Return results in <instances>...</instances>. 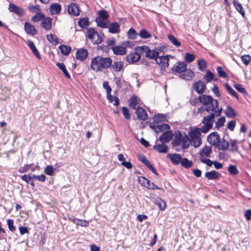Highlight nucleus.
Returning <instances> with one entry per match:
<instances>
[{
	"label": "nucleus",
	"instance_id": "473e14b6",
	"mask_svg": "<svg viewBox=\"0 0 251 251\" xmlns=\"http://www.w3.org/2000/svg\"><path fill=\"white\" fill-rule=\"evenodd\" d=\"M170 130V126L167 124H157V127L156 129V133H158L161 132H165Z\"/></svg>",
	"mask_w": 251,
	"mask_h": 251
},
{
	"label": "nucleus",
	"instance_id": "5701e85b",
	"mask_svg": "<svg viewBox=\"0 0 251 251\" xmlns=\"http://www.w3.org/2000/svg\"><path fill=\"white\" fill-rule=\"evenodd\" d=\"M27 44L30 50H32L33 53L35 55V56L38 58L40 59L41 56L40 54L36 48L33 42L30 40H28L27 42Z\"/></svg>",
	"mask_w": 251,
	"mask_h": 251
},
{
	"label": "nucleus",
	"instance_id": "4c0bfd02",
	"mask_svg": "<svg viewBox=\"0 0 251 251\" xmlns=\"http://www.w3.org/2000/svg\"><path fill=\"white\" fill-rule=\"evenodd\" d=\"M237 141L236 140L231 139L230 140V148L228 149L229 151L235 152L238 151V146L237 145Z\"/></svg>",
	"mask_w": 251,
	"mask_h": 251
},
{
	"label": "nucleus",
	"instance_id": "e433bc0d",
	"mask_svg": "<svg viewBox=\"0 0 251 251\" xmlns=\"http://www.w3.org/2000/svg\"><path fill=\"white\" fill-rule=\"evenodd\" d=\"M61 52L64 55H68L71 51V48L65 45H61L59 47Z\"/></svg>",
	"mask_w": 251,
	"mask_h": 251
},
{
	"label": "nucleus",
	"instance_id": "f257e3e1",
	"mask_svg": "<svg viewBox=\"0 0 251 251\" xmlns=\"http://www.w3.org/2000/svg\"><path fill=\"white\" fill-rule=\"evenodd\" d=\"M112 63V60L110 57H104L97 56L91 60V69L96 72L101 71L103 69L109 68Z\"/></svg>",
	"mask_w": 251,
	"mask_h": 251
},
{
	"label": "nucleus",
	"instance_id": "864d4df0",
	"mask_svg": "<svg viewBox=\"0 0 251 251\" xmlns=\"http://www.w3.org/2000/svg\"><path fill=\"white\" fill-rule=\"evenodd\" d=\"M47 37L48 40L50 42L54 45H57V44H59L58 38L57 37H54V35L52 34H50V35H48Z\"/></svg>",
	"mask_w": 251,
	"mask_h": 251
},
{
	"label": "nucleus",
	"instance_id": "4be33fe9",
	"mask_svg": "<svg viewBox=\"0 0 251 251\" xmlns=\"http://www.w3.org/2000/svg\"><path fill=\"white\" fill-rule=\"evenodd\" d=\"M111 49L115 55H123L126 54L127 52L126 48L122 46H114L111 48Z\"/></svg>",
	"mask_w": 251,
	"mask_h": 251
},
{
	"label": "nucleus",
	"instance_id": "79ce46f5",
	"mask_svg": "<svg viewBox=\"0 0 251 251\" xmlns=\"http://www.w3.org/2000/svg\"><path fill=\"white\" fill-rule=\"evenodd\" d=\"M129 105L132 109H136V105L138 104L137 97L135 96H133L130 98L129 100Z\"/></svg>",
	"mask_w": 251,
	"mask_h": 251
},
{
	"label": "nucleus",
	"instance_id": "7ed1b4c3",
	"mask_svg": "<svg viewBox=\"0 0 251 251\" xmlns=\"http://www.w3.org/2000/svg\"><path fill=\"white\" fill-rule=\"evenodd\" d=\"M222 110L223 108L222 107L218 108L217 111H214V112H211L212 113L209 115L203 118L202 121L203 126L200 128L201 132L207 133L212 127L214 119L216 117H219L221 115Z\"/></svg>",
	"mask_w": 251,
	"mask_h": 251
},
{
	"label": "nucleus",
	"instance_id": "0eeeda50",
	"mask_svg": "<svg viewBox=\"0 0 251 251\" xmlns=\"http://www.w3.org/2000/svg\"><path fill=\"white\" fill-rule=\"evenodd\" d=\"M187 64L184 61L176 62L172 68V71L174 73L181 74L186 70Z\"/></svg>",
	"mask_w": 251,
	"mask_h": 251
},
{
	"label": "nucleus",
	"instance_id": "7c9ffc66",
	"mask_svg": "<svg viewBox=\"0 0 251 251\" xmlns=\"http://www.w3.org/2000/svg\"><path fill=\"white\" fill-rule=\"evenodd\" d=\"M148 47V46L145 45L137 47L134 49V52L137 56H140L141 57L142 54L145 53L146 54Z\"/></svg>",
	"mask_w": 251,
	"mask_h": 251
},
{
	"label": "nucleus",
	"instance_id": "69168bd1",
	"mask_svg": "<svg viewBox=\"0 0 251 251\" xmlns=\"http://www.w3.org/2000/svg\"><path fill=\"white\" fill-rule=\"evenodd\" d=\"M234 88L238 91L239 92L246 95L247 94V91L245 90V89L240 84H236L234 85Z\"/></svg>",
	"mask_w": 251,
	"mask_h": 251
},
{
	"label": "nucleus",
	"instance_id": "9b49d317",
	"mask_svg": "<svg viewBox=\"0 0 251 251\" xmlns=\"http://www.w3.org/2000/svg\"><path fill=\"white\" fill-rule=\"evenodd\" d=\"M169 55H163L159 56L158 59H157L155 62L158 64L161 68H163L164 69L169 66Z\"/></svg>",
	"mask_w": 251,
	"mask_h": 251
},
{
	"label": "nucleus",
	"instance_id": "20e7f679",
	"mask_svg": "<svg viewBox=\"0 0 251 251\" xmlns=\"http://www.w3.org/2000/svg\"><path fill=\"white\" fill-rule=\"evenodd\" d=\"M201 130L199 127H196L193 130L188 132L189 136V142L191 145L195 148H198L201 144Z\"/></svg>",
	"mask_w": 251,
	"mask_h": 251
},
{
	"label": "nucleus",
	"instance_id": "de8ad7c7",
	"mask_svg": "<svg viewBox=\"0 0 251 251\" xmlns=\"http://www.w3.org/2000/svg\"><path fill=\"white\" fill-rule=\"evenodd\" d=\"M139 35L142 39H148L151 37V34L148 32L146 29H142L139 33Z\"/></svg>",
	"mask_w": 251,
	"mask_h": 251
},
{
	"label": "nucleus",
	"instance_id": "09e8293b",
	"mask_svg": "<svg viewBox=\"0 0 251 251\" xmlns=\"http://www.w3.org/2000/svg\"><path fill=\"white\" fill-rule=\"evenodd\" d=\"M154 203L155 204L158 205L160 210L162 211L164 210L166 207V202L161 199H159L158 200H156Z\"/></svg>",
	"mask_w": 251,
	"mask_h": 251
},
{
	"label": "nucleus",
	"instance_id": "3c124183",
	"mask_svg": "<svg viewBox=\"0 0 251 251\" xmlns=\"http://www.w3.org/2000/svg\"><path fill=\"white\" fill-rule=\"evenodd\" d=\"M198 65L199 70L201 71H203L206 68L207 63L204 59H201L198 61Z\"/></svg>",
	"mask_w": 251,
	"mask_h": 251
},
{
	"label": "nucleus",
	"instance_id": "a18cd8bd",
	"mask_svg": "<svg viewBox=\"0 0 251 251\" xmlns=\"http://www.w3.org/2000/svg\"><path fill=\"white\" fill-rule=\"evenodd\" d=\"M182 166L185 168H189L193 165V162L187 158H182L180 163Z\"/></svg>",
	"mask_w": 251,
	"mask_h": 251
},
{
	"label": "nucleus",
	"instance_id": "c85d7f7f",
	"mask_svg": "<svg viewBox=\"0 0 251 251\" xmlns=\"http://www.w3.org/2000/svg\"><path fill=\"white\" fill-rule=\"evenodd\" d=\"M225 113L227 117L231 118H233L237 115L234 109L230 105H227L226 106V109Z\"/></svg>",
	"mask_w": 251,
	"mask_h": 251
},
{
	"label": "nucleus",
	"instance_id": "a211bd4d",
	"mask_svg": "<svg viewBox=\"0 0 251 251\" xmlns=\"http://www.w3.org/2000/svg\"><path fill=\"white\" fill-rule=\"evenodd\" d=\"M52 19L50 17L44 18L41 23V26L46 30H50L51 28Z\"/></svg>",
	"mask_w": 251,
	"mask_h": 251
},
{
	"label": "nucleus",
	"instance_id": "a19ab883",
	"mask_svg": "<svg viewBox=\"0 0 251 251\" xmlns=\"http://www.w3.org/2000/svg\"><path fill=\"white\" fill-rule=\"evenodd\" d=\"M56 66L63 72L64 75L67 78H70L71 76L68 72L65 65L63 63L58 62L56 63Z\"/></svg>",
	"mask_w": 251,
	"mask_h": 251
},
{
	"label": "nucleus",
	"instance_id": "aec40b11",
	"mask_svg": "<svg viewBox=\"0 0 251 251\" xmlns=\"http://www.w3.org/2000/svg\"><path fill=\"white\" fill-rule=\"evenodd\" d=\"M167 156L170 159L172 163L175 165L180 164L182 158L181 155L177 153H169L167 155Z\"/></svg>",
	"mask_w": 251,
	"mask_h": 251
},
{
	"label": "nucleus",
	"instance_id": "0e129e2a",
	"mask_svg": "<svg viewBox=\"0 0 251 251\" xmlns=\"http://www.w3.org/2000/svg\"><path fill=\"white\" fill-rule=\"evenodd\" d=\"M7 224L8 227L9 229L11 232H14L16 230V228L14 226V221L12 219H8L7 220Z\"/></svg>",
	"mask_w": 251,
	"mask_h": 251
},
{
	"label": "nucleus",
	"instance_id": "b1692460",
	"mask_svg": "<svg viewBox=\"0 0 251 251\" xmlns=\"http://www.w3.org/2000/svg\"><path fill=\"white\" fill-rule=\"evenodd\" d=\"M126 59L129 63L132 64L139 61L141 59V57L140 56H137L136 54L134 52L128 54L126 56Z\"/></svg>",
	"mask_w": 251,
	"mask_h": 251
},
{
	"label": "nucleus",
	"instance_id": "8fccbe9b",
	"mask_svg": "<svg viewBox=\"0 0 251 251\" xmlns=\"http://www.w3.org/2000/svg\"><path fill=\"white\" fill-rule=\"evenodd\" d=\"M138 34L135 29L131 27L127 32V36L130 39H135L136 38Z\"/></svg>",
	"mask_w": 251,
	"mask_h": 251
},
{
	"label": "nucleus",
	"instance_id": "ddd939ff",
	"mask_svg": "<svg viewBox=\"0 0 251 251\" xmlns=\"http://www.w3.org/2000/svg\"><path fill=\"white\" fill-rule=\"evenodd\" d=\"M173 136V134L170 130L163 132V133L159 137L158 140L162 143H166L170 142Z\"/></svg>",
	"mask_w": 251,
	"mask_h": 251
},
{
	"label": "nucleus",
	"instance_id": "6e6552de",
	"mask_svg": "<svg viewBox=\"0 0 251 251\" xmlns=\"http://www.w3.org/2000/svg\"><path fill=\"white\" fill-rule=\"evenodd\" d=\"M220 136L217 132L211 133L207 136V141L212 146L217 147V145L220 143Z\"/></svg>",
	"mask_w": 251,
	"mask_h": 251
},
{
	"label": "nucleus",
	"instance_id": "bf43d9fd",
	"mask_svg": "<svg viewBox=\"0 0 251 251\" xmlns=\"http://www.w3.org/2000/svg\"><path fill=\"white\" fill-rule=\"evenodd\" d=\"M54 172V169L51 165L47 166L44 170L45 173L49 176L52 175Z\"/></svg>",
	"mask_w": 251,
	"mask_h": 251
},
{
	"label": "nucleus",
	"instance_id": "774afa93",
	"mask_svg": "<svg viewBox=\"0 0 251 251\" xmlns=\"http://www.w3.org/2000/svg\"><path fill=\"white\" fill-rule=\"evenodd\" d=\"M166 117V115L162 114H158L153 118L154 122H162V119H164Z\"/></svg>",
	"mask_w": 251,
	"mask_h": 251
},
{
	"label": "nucleus",
	"instance_id": "ea45409f",
	"mask_svg": "<svg viewBox=\"0 0 251 251\" xmlns=\"http://www.w3.org/2000/svg\"><path fill=\"white\" fill-rule=\"evenodd\" d=\"M89 24V19L87 17L81 18L78 22V25L81 28H85Z\"/></svg>",
	"mask_w": 251,
	"mask_h": 251
},
{
	"label": "nucleus",
	"instance_id": "393cba45",
	"mask_svg": "<svg viewBox=\"0 0 251 251\" xmlns=\"http://www.w3.org/2000/svg\"><path fill=\"white\" fill-rule=\"evenodd\" d=\"M153 149L159 153H165L168 151V147L167 145H165L164 143H162V144L154 145Z\"/></svg>",
	"mask_w": 251,
	"mask_h": 251
},
{
	"label": "nucleus",
	"instance_id": "603ef678",
	"mask_svg": "<svg viewBox=\"0 0 251 251\" xmlns=\"http://www.w3.org/2000/svg\"><path fill=\"white\" fill-rule=\"evenodd\" d=\"M228 171L232 175L235 176L239 173V171L234 165H230L228 168Z\"/></svg>",
	"mask_w": 251,
	"mask_h": 251
},
{
	"label": "nucleus",
	"instance_id": "dca6fc26",
	"mask_svg": "<svg viewBox=\"0 0 251 251\" xmlns=\"http://www.w3.org/2000/svg\"><path fill=\"white\" fill-rule=\"evenodd\" d=\"M205 176L209 180H218L221 176V174L215 170L207 172Z\"/></svg>",
	"mask_w": 251,
	"mask_h": 251
},
{
	"label": "nucleus",
	"instance_id": "4468645a",
	"mask_svg": "<svg viewBox=\"0 0 251 251\" xmlns=\"http://www.w3.org/2000/svg\"><path fill=\"white\" fill-rule=\"evenodd\" d=\"M137 119L139 120L145 121L148 118V114L146 110L140 106H138L135 111Z\"/></svg>",
	"mask_w": 251,
	"mask_h": 251
},
{
	"label": "nucleus",
	"instance_id": "f704fd0d",
	"mask_svg": "<svg viewBox=\"0 0 251 251\" xmlns=\"http://www.w3.org/2000/svg\"><path fill=\"white\" fill-rule=\"evenodd\" d=\"M123 65L124 63L122 61H115L111 66L114 72H119L123 68Z\"/></svg>",
	"mask_w": 251,
	"mask_h": 251
},
{
	"label": "nucleus",
	"instance_id": "f03ea898",
	"mask_svg": "<svg viewBox=\"0 0 251 251\" xmlns=\"http://www.w3.org/2000/svg\"><path fill=\"white\" fill-rule=\"evenodd\" d=\"M200 102L203 105H206L205 111L210 113L217 111L218 108L219 102L217 100H214L211 96L207 95H201L198 98Z\"/></svg>",
	"mask_w": 251,
	"mask_h": 251
},
{
	"label": "nucleus",
	"instance_id": "bb28decb",
	"mask_svg": "<svg viewBox=\"0 0 251 251\" xmlns=\"http://www.w3.org/2000/svg\"><path fill=\"white\" fill-rule=\"evenodd\" d=\"M61 5L59 3L52 4L50 8V11L51 14H58L60 13Z\"/></svg>",
	"mask_w": 251,
	"mask_h": 251
},
{
	"label": "nucleus",
	"instance_id": "5fc2aeb1",
	"mask_svg": "<svg viewBox=\"0 0 251 251\" xmlns=\"http://www.w3.org/2000/svg\"><path fill=\"white\" fill-rule=\"evenodd\" d=\"M27 9L32 13H37L41 11L40 6L38 4L35 5H30L27 7Z\"/></svg>",
	"mask_w": 251,
	"mask_h": 251
},
{
	"label": "nucleus",
	"instance_id": "2eb2a0df",
	"mask_svg": "<svg viewBox=\"0 0 251 251\" xmlns=\"http://www.w3.org/2000/svg\"><path fill=\"white\" fill-rule=\"evenodd\" d=\"M88 52L86 49L81 48L77 50L75 54L76 58L80 61L84 60L88 56Z\"/></svg>",
	"mask_w": 251,
	"mask_h": 251
},
{
	"label": "nucleus",
	"instance_id": "f8f14e48",
	"mask_svg": "<svg viewBox=\"0 0 251 251\" xmlns=\"http://www.w3.org/2000/svg\"><path fill=\"white\" fill-rule=\"evenodd\" d=\"M67 11L69 14L78 16L79 15L80 10L77 4L72 3L68 5Z\"/></svg>",
	"mask_w": 251,
	"mask_h": 251
},
{
	"label": "nucleus",
	"instance_id": "a878e982",
	"mask_svg": "<svg viewBox=\"0 0 251 251\" xmlns=\"http://www.w3.org/2000/svg\"><path fill=\"white\" fill-rule=\"evenodd\" d=\"M120 25L117 22L110 24L109 32L113 34L119 33L120 31Z\"/></svg>",
	"mask_w": 251,
	"mask_h": 251
},
{
	"label": "nucleus",
	"instance_id": "c03bdc74",
	"mask_svg": "<svg viewBox=\"0 0 251 251\" xmlns=\"http://www.w3.org/2000/svg\"><path fill=\"white\" fill-rule=\"evenodd\" d=\"M214 74L210 70H206V74L203 77V79L206 81V82H210L213 79H214Z\"/></svg>",
	"mask_w": 251,
	"mask_h": 251
},
{
	"label": "nucleus",
	"instance_id": "1a4fd4ad",
	"mask_svg": "<svg viewBox=\"0 0 251 251\" xmlns=\"http://www.w3.org/2000/svg\"><path fill=\"white\" fill-rule=\"evenodd\" d=\"M194 90L199 95L204 93L206 89L205 83L201 80H199L193 84Z\"/></svg>",
	"mask_w": 251,
	"mask_h": 251
},
{
	"label": "nucleus",
	"instance_id": "c9c22d12",
	"mask_svg": "<svg viewBox=\"0 0 251 251\" xmlns=\"http://www.w3.org/2000/svg\"><path fill=\"white\" fill-rule=\"evenodd\" d=\"M72 222L75 225L80 226L83 227H87L89 226V222L84 220L74 218L73 219Z\"/></svg>",
	"mask_w": 251,
	"mask_h": 251
},
{
	"label": "nucleus",
	"instance_id": "2f4dec72",
	"mask_svg": "<svg viewBox=\"0 0 251 251\" xmlns=\"http://www.w3.org/2000/svg\"><path fill=\"white\" fill-rule=\"evenodd\" d=\"M233 4L236 10L241 14L243 17H244L245 15V12L242 4L237 2L236 0H233Z\"/></svg>",
	"mask_w": 251,
	"mask_h": 251
},
{
	"label": "nucleus",
	"instance_id": "412c9836",
	"mask_svg": "<svg viewBox=\"0 0 251 251\" xmlns=\"http://www.w3.org/2000/svg\"><path fill=\"white\" fill-rule=\"evenodd\" d=\"M212 153V148L210 146H205L203 147L200 151V155L201 157L204 158V157H210Z\"/></svg>",
	"mask_w": 251,
	"mask_h": 251
},
{
	"label": "nucleus",
	"instance_id": "e2e57ef3",
	"mask_svg": "<svg viewBox=\"0 0 251 251\" xmlns=\"http://www.w3.org/2000/svg\"><path fill=\"white\" fill-rule=\"evenodd\" d=\"M195 59V56L191 53H186L185 54V60L186 62L188 63H191Z\"/></svg>",
	"mask_w": 251,
	"mask_h": 251
},
{
	"label": "nucleus",
	"instance_id": "4d7b16f0",
	"mask_svg": "<svg viewBox=\"0 0 251 251\" xmlns=\"http://www.w3.org/2000/svg\"><path fill=\"white\" fill-rule=\"evenodd\" d=\"M146 188L148 189L151 190H163L162 188L158 187L156 185H155L153 182H152L151 181L149 180V183L146 185Z\"/></svg>",
	"mask_w": 251,
	"mask_h": 251
},
{
	"label": "nucleus",
	"instance_id": "423d86ee",
	"mask_svg": "<svg viewBox=\"0 0 251 251\" xmlns=\"http://www.w3.org/2000/svg\"><path fill=\"white\" fill-rule=\"evenodd\" d=\"M164 47L163 46L156 48L155 50H151L149 47H148L147 50L146 51V53L145 54V57L146 58L151 59L157 60V59H158L159 55V51H161L162 49H164Z\"/></svg>",
	"mask_w": 251,
	"mask_h": 251
},
{
	"label": "nucleus",
	"instance_id": "6e6d98bb",
	"mask_svg": "<svg viewBox=\"0 0 251 251\" xmlns=\"http://www.w3.org/2000/svg\"><path fill=\"white\" fill-rule=\"evenodd\" d=\"M216 70L220 77L222 78H226L227 77L226 73L223 69L221 67H217Z\"/></svg>",
	"mask_w": 251,
	"mask_h": 251
},
{
	"label": "nucleus",
	"instance_id": "052dcab7",
	"mask_svg": "<svg viewBox=\"0 0 251 251\" xmlns=\"http://www.w3.org/2000/svg\"><path fill=\"white\" fill-rule=\"evenodd\" d=\"M226 122V118L225 117H221L215 123V126L217 128H219L224 126V124Z\"/></svg>",
	"mask_w": 251,
	"mask_h": 251
},
{
	"label": "nucleus",
	"instance_id": "cd10ccee",
	"mask_svg": "<svg viewBox=\"0 0 251 251\" xmlns=\"http://www.w3.org/2000/svg\"><path fill=\"white\" fill-rule=\"evenodd\" d=\"M182 135L180 131H178L176 133L174 137L173 141H172V144L174 146H178L180 145L182 142Z\"/></svg>",
	"mask_w": 251,
	"mask_h": 251
},
{
	"label": "nucleus",
	"instance_id": "338daca9",
	"mask_svg": "<svg viewBox=\"0 0 251 251\" xmlns=\"http://www.w3.org/2000/svg\"><path fill=\"white\" fill-rule=\"evenodd\" d=\"M138 180L141 185L146 188V185L149 183V180L143 176H140Z\"/></svg>",
	"mask_w": 251,
	"mask_h": 251
},
{
	"label": "nucleus",
	"instance_id": "680f3d73",
	"mask_svg": "<svg viewBox=\"0 0 251 251\" xmlns=\"http://www.w3.org/2000/svg\"><path fill=\"white\" fill-rule=\"evenodd\" d=\"M122 112L126 119L128 120L131 118V115L129 113V111L126 107H122Z\"/></svg>",
	"mask_w": 251,
	"mask_h": 251
},
{
	"label": "nucleus",
	"instance_id": "37998d69",
	"mask_svg": "<svg viewBox=\"0 0 251 251\" xmlns=\"http://www.w3.org/2000/svg\"><path fill=\"white\" fill-rule=\"evenodd\" d=\"M169 41L176 47H178L181 46V43L176 38V37L172 34H169L167 36Z\"/></svg>",
	"mask_w": 251,
	"mask_h": 251
},
{
	"label": "nucleus",
	"instance_id": "72a5a7b5",
	"mask_svg": "<svg viewBox=\"0 0 251 251\" xmlns=\"http://www.w3.org/2000/svg\"><path fill=\"white\" fill-rule=\"evenodd\" d=\"M97 31L93 28H89L87 29V34L86 36L91 40L92 43L94 41Z\"/></svg>",
	"mask_w": 251,
	"mask_h": 251
},
{
	"label": "nucleus",
	"instance_id": "9d476101",
	"mask_svg": "<svg viewBox=\"0 0 251 251\" xmlns=\"http://www.w3.org/2000/svg\"><path fill=\"white\" fill-rule=\"evenodd\" d=\"M8 10L10 12L17 15L19 17H22L25 14V10L23 8L18 6L13 3H9Z\"/></svg>",
	"mask_w": 251,
	"mask_h": 251
},
{
	"label": "nucleus",
	"instance_id": "6ab92c4d",
	"mask_svg": "<svg viewBox=\"0 0 251 251\" xmlns=\"http://www.w3.org/2000/svg\"><path fill=\"white\" fill-rule=\"evenodd\" d=\"M194 76V72L190 69H187L179 75V77L185 80H190Z\"/></svg>",
	"mask_w": 251,
	"mask_h": 251
},
{
	"label": "nucleus",
	"instance_id": "49530a36",
	"mask_svg": "<svg viewBox=\"0 0 251 251\" xmlns=\"http://www.w3.org/2000/svg\"><path fill=\"white\" fill-rule=\"evenodd\" d=\"M45 18L44 14L41 11L36 13L34 16L32 17V21L34 23L38 22Z\"/></svg>",
	"mask_w": 251,
	"mask_h": 251
},
{
	"label": "nucleus",
	"instance_id": "58836bf2",
	"mask_svg": "<svg viewBox=\"0 0 251 251\" xmlns=\"http://www.w3.org/2000/svg\"><path fill=\"white\" fill-rule=\"evenodd\" d=\"M224 86L225 88L226 89L227 91H228V92L230 93L231 95L236 98L237 100L239 99L238 94L231 88V87L227 83H225Z\"/></svg>",
	"mask_w": 251,
	"mask_h": 251
},
{
	"label": "nucleus",
	"instance_id": "39448f33",
	"mask_svg": "<svg viewBox=\"0 0 251 251\" xmlns=\"http://www.w3.org/2000/svg\"><path fill=\"white\" fill-rule=\"evenodd\" d=\"M98 17L96 19L97 26L103 28L108 27L107 23L105 22L106 21H108L109 18L108 12L104 9H101L98 11Z\"/></svg>",
	"mask_w": 251,
	"mask_h": 251
},
{
	"label": "nucleus",
	"instance_id": "f3484780",
	"mask_svg": "<svg viewBox=\"0 0 251 251\" xmlns=\"http://www.w3.org/2000/svg\"><path fill=\"white\" fill-rule=\"evenodd\" d=\"M24 29L27 34H29L32 35H35L37 33V30L36 29L35 26L28 22L25 23Z\"/></svg>",
	"mask_w": 251,
	"mask_h": 251
},
{
	"label": "nucleus",
	"instance_id": "c756f323",
	"mask_svg": "<svg viewBox=\"0 0 251 251\" xmlns=\"http://www.w3.org/2000/svg\"><path fill=\"white\" fill-rule=\"evenodd\" d=\"M229 146L228 142L223 138L222 140H220V143L217 145L216 148L219 150L226 151L228 149Z\"/></svg>",
	"mask_w": 251,
	"mask_h": 251
},
{
	"label": "nucleus",
	"instance_id": "13d9d810",
	"mask_svg": "<svg viewBox=\"0 0 251 251\" xmlns=\"http://www.w3.org/2000/svg\"><path fill=\"white\" fill-rule=\"evenodd\" d=\"M243 63L246 66L248 65L251 61V57L249 55H244L241 57Z\"/></svg>",
	"mask_w": 251,
	"mask_h": 251
}]
</instances>
